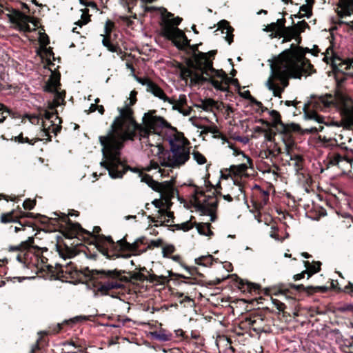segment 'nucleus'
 Instances as JSON below:
<instances>
[{"label": "nucleus", "mask_w": 353, "mask_h": 353, "mask_svg": "<svg viewBox=\"0 0 353 353\" xmlns=\"http://www.w3.org/2000/svg\"><path fill=\"white\" fill-rule=\"evenodd\" d=\"M9 252H17L16 259L22 268L32 272H46L54 279H71L75 283L90 282L95 296L114 295V290H124L125 283L130 279L123 275L125 270H90L88 267L77 269L76 265L69 262L65 265L59 263H49L48 256L52 252L47 248H40L34 245V239L28 237L18 245H10Z\"/></svg>", "instance_id": "1"}, {"label": "nucleus", "mask_w": 353, "mask_h": 353, "mask_svg": "<svg viewBox=\"0 0 353 353\" xmlns=\"http://www.w3.org/2000/svg\"><path fill=\"white\" fill-rule=\"evenodd\" d=\"M118 110L119 115L114 119L108 134L99 137L102 154H120L119 152L126 140L139 139L142 143L150 145L149 137L160 135L163 129H165L164 139L168 142L172 154H201L195 151L190 153V143L183 133L162 117L157 116V110H150L143 114V125L135 121L130 108H118Z\"/></svg>", "instance_id": "2"}, {"label": "nucleus", "mask_w": 353, "mask_h": 353, "mask_svg": "<svg viewBox=\"0 0 353 353\" xmlns=\"http://www.w3.org/2000/svg\"><path fill=\"white\" fill-rule=\"evenodd\" d=\"M314 66L303 57L297 55L290 50H285L271 65V77L266 82L274 97L281 98V94L289 84V78H301L303 74L314 72Z\"/></svg>", "instance_id": "3"}, {"label": "nucleus", "mask_w": 353, "mask_h": 353, "mask_svg": "<svg viewBox=\"0 0 353 353\" xmlns=\"http://www.w3.org/2000/svg\"><path fill=\"white\" fill-rule=\"evenodd\" d=\"M103 160L101 162L102 167L105 168L112 179L122 178L123 174L130 170L132 172L138 173L140 176V172H149L152 169H158L161 176H165V170L160 168L163 167L178 168L183 165L190 159V156H159V161L151 160L150 165L140 169L137 167L132 168L126 164V162L122 161L121 156H103Z\"/></svg>", "instance_id": "4"}, {"label": "nucleus", "mask_w": 353, "mask_h": 353, "mask_svg": "<svg viewBox=\"0 0 353 353\" xmlns=\"http://www.w3.org/2000/svg\"><path fill=\"white\" fill-rule=\"evenodd\" d=\"M196 71H194L193 77L199 83H210L213 87L221 91L228 90L227 83L216 80L214 77L221 78L223 80L227 78V75L223 70H216L213 68L212 61L206 59L205 54H199L196 58Z\"/></svg>", "instance_id": "5"}, {"label": "nucleus", "mask_w": 353, "mask_h": 353, "mask_svg": "<svg viewBox=\"0 0 353 353\" xmlns=\"http://www.w3.org/2000/svg\"><path fill=\"white\" fill-rule=\"evenodd\" d=\"M270 117L271 121H268L263 119L257 121L258 123L265 127H270L276 133L285 143L286 148L290 147L294 141L292 139V132H299L301 128L295 123L285 124L281 121L280 113L274 110L267 111Z\"/></svg>", "instance_id": "6"}, {"label": "nucleus", "mask_w": 353, "mask_h": 353, "mask_svg": "<svg viewBox=\"0 0 353 353\" xmlns=\"http://www.w3.org/2000/svg\"><path fill=\"white\" fill-rule=\"evenodd\" d=\"M245 323L256 334L272 332L273 319L263 311H254L245 317Z\"/></svg>", "instance_id": "7"}, {"label": "nucleus", "mask_w": 353, "mask_h": 353, "mask_svg": "<svg viewBox=\"0 0 353 353\" xmlns=\"http://www.w3.org/2000/svg\"><path fill=\"white\" fill-rule=\"evenodd\" d=\"M275 294H295L296 292H305L308 295H312L316 292H326L328 288L325 286H307L305 287L303 284L296 285L294 283H279L274 286Z\"/></svg>", "instance_id": "8"}, {"label": "nucleus", "mask_w": 353, "mask_h": 353, "mask_svg": "<svg viewBox=\"0 0 353 353\" xmlns=\"http://www.w3.org/2000/svg\"><path fill=\"white\" fill-rule=\"evenodd\" d=\"M331 102L325 97H312L307 103H305L303 107L305 117L317 121L319 123H323L324 118L319 115L316 110H323L330 105Z\"/></svg>", "instance_id": "9"}, {"label": "nucleus", "mask_w": 353, "mask_h": 353, "mask_svg": "<svg viewBox=\"0 0 353 353\" xmlns=\"http://www.w3.org/2000/svg\"><path fill=\"white\" fill-rule=\"evenodd\" d=\"M54 214L58 217L53 218L54 223L60 224L61 233L66 239H72L78 237L79 230L81 229L80 223H73L68 214L61 213V215H59L57 212H54Z\"/></svg>", "instance_id": "10"}, {"label": "nucleus", "mask_w": 353, "mask_h": 353, "mask_svg": "<svg viewBox=\"0 0 353 353\" xmlns=\"http://www.w3.org/2000/svg\"><path fill=\"white\" fill-rule=\"evenodd\" d=\"M32 212H26L21 210L18 205L17 210H12L7 213H2L0 216V221L2 223H17L22 227L33 228L34 223L32 221L27 220V216H32Z\"/></svg>", "instance_id": "11"}, {"label": "nucleus", "mask_w": 353, "mask_h": 353, "mask_svg": "<svg viewBox=\"0 0 353 353\" xmlns=\"http://www.w3.org/2000/svg\"><path fill=\"white\" fill-rule=\"evenodd\" d=\"M286 158H282L283 161H285L283 163V165H288L289 166H292L295 171L296 174L299 176V179L303 183L309 184L311 183L312 179L307 171V170L305 167V160L303 159V156H285Z\"/></svg>", "instance_id": "12"}, {"label": "nucleus", "mask_w": 353, "mask_h": 353, "mask_svg": "<svg viewBox=\"0 0 353 353\" xmlns=\"http://www.w3.org/2000/svg\"><path fill=\"white\" fill-rule=\"evenodd\" d=\"M93 244L103 255L108 259L111 258L109 248L114 252L113 255H115L117 257L119 256L118 241L114 242L110 236H106L103 234H101V236H94V243Z\"/></svg>", "instance_id": "13"}, {"label": "nucleus", "mask_w": 353, "mask_h": 353, "mask_svg": "<svg viewBox=\"0 0 353 353\" xmlns=\"http://www.w3.org/2000/svg\"><path fill=\"white\" fill-rule=\"evenodd\" d=\"M43 118L46 121H42V127L45 134L50 137V133H53L57 135L61 130V119L57 113L45 110L42 116Z\"/></svg>", "instance_id": "14"}, {"label": "nucleus", "mask_w": 353, "mask_h": 353, "mask_svg": "<svg viewBox=\"0 0 353 353\" xmlns=\"http://www.w3.org/2000/svg\"><path fill=\"white\" fill-rule=\"evenodd\" d=\"M164 34L168 39L172 40L174 45L181 50L186 48L190 41L185 33L177 27H166L164 30Z\"/></svg>", "instance_id": "15"}, {"label": "nucleus", "mask_w": 353, "mask_h": 353, "mask_svg": "<svg viewBox=\"0 0 353 353\" xmlns=\"http://www.w3.org/2000/svg\"><path fill=\"white\" fill-rule=\"evenodd\" d=\"M218 207V201L216 200L213 203H209L208 199L205 198L203 201L195 199L194 208L201 212V215H209L210 221L214 222L216 219L215 211Z\"/></svg>", "instance_id": "16"}, {"label": "nucleus", "mask_w": 353, "mask_h": 353, "mask_svg": "<svg viewBox=\"0 0 353 353\" xmlns=\"http://www.w3.org/2000/svg\"><path fill=\"white\" fill-rule=\"evenodd\" d=\"M235 276V282L236 286L243 292H248L251 294H260L262 289L259 284L252 283L248 280H245L239 277L236 274H233L231 276Z\"/></svg>", "instance_id": "17"}, {"label": "nucleus", "mask_w": 353, "mask_h": 353, "mask_svg": "<svg viewBox=\"0 0 353 353\" xmlns=\"http://www.w3.org/2000/svg\"><path fill=\"white\" fill-rule=\"evenodd\" d=\"M326 53L327 54L323 58V60L327 63H331L334 69L343 70V69L347 70L350 68V65L335 54L330 48L326 50Z\"/></svg>", "instance_id": "18"}, {"label": "nucleus", "mask_w": 353, "mask_h": 353, "mask_svg": "<svg viewBox=\"0 0 353 353\" xmlns=\"http://www.w3.org/2000/svg\"><path fill=\"white\" fill-rule=\"evenodd\" d=\"M56 248L60 257L63 260L71 259L78 254V250L73 243H71V246H69L65 242L57 243Z\"/></svg>", "instance_id": "19"}, {"label": "nucleus", "mask_w": 353, "mask_h": 353, "mask_svg": "<svg viewBox=\"0 0 353 353\" xmlns=\"http://www.w3.org/2000/svg\"><path fill=\"white\" fill-rule=\"evenodd\" d=\"M126 236L127 235L118 241L119 254L120 252H130L135 254H140L143 252V250H139V245L137 241L132 243H130L127 241Z\"/></svg>", "instance_id": "20"}, {"label": "nucleus", "mask_w": 353, "mask_h": 353, "mask_svg": "<svg viewBox=\"0 0 353 353\" xmlns=\"http://www.w3.org/2000/svg\"><path fill=\"white\" fill-rule=\"evenodd\" d=\"M245 158L247 163H240L239 165H232L230 166L229 171L230 174H234L235 176H241L245 173L248 168H251L252 165V161L250 158V156H243Z\"/></svg>", "instance_id": "21"}, {"label": "nucleus", "mask_w": 353, "mask_h": 353, "mask_svg": "<svg viewBox=\"0 0 353 353\" xmlns=\"http://www.w3.org/2000/svg\"><path fill=\"white\" fill-rule=\"evenodd\" d=\"M324 161L327 162V168L337 165L339 168H342L340 163H345L351 165L353 159H350V156H326V160H324Z\"/></svg>", "instance_id": "22"}, {"label": "nucleus", "mask_w": 353, "mask_h": 353, "mask_svg": "<svg viewBox=\"0 0 353 353\" xmlns=\"http://www.w3.org/2000/svg\"><path fill=\"white\" fill-rule=\"evenodd\" d=\"M101 231V229L99 226H94L93 228L92 232H90L81 227V229L79 230V234H78V237H82L85 241L89 242L90 244L94 243V236H101L99 232Z\"/></svg>", "instance_id": "23"}, {"label": "nucleus", "mask_w": 353, "mask_h": 353, "mask_svg": "<svg viewBox=\"0 0 353 353\" xmlns=\"http://www.w3.org/2000/svg\"><path fill=\"white\" fill-rule=\"evenodd\" d=\"M186 47H189L193 52V54H192L193 62L192 63V67L194 70V71H196V63H197L196 58L199 57V54H201V53L205 54L206 59L209 60L211 57H214L216 53V50H211V51H209L208 52H200L198 50L199 44L190 46V44L189 43V45H188Z\"/></svg>", "instance_id": "24"}, {"label": "nucleus", "mask_w": 353, "mask_h": 353, "mask_svg": "<svg viewBox=\"0 0 353 353\" xmlns=\"http://www.w3.org/2000/svg\"><path fill=\"white\" fill-rule=\"evenodd\" d=\"M146 90L148 92H151L153 95L163 100L164 101H168L169 103H174V101L167 97L164 91L154 82H152V83L150 85L149 88H147Z\"/></svg>", "instance_id": "25"}, {"label": "nucleus", "mask_w": 353, "mask_h": 353, "mask_svg": "<svg viewBox=\"0 0 353 353\" xmlns=\"http://www.w3.org/2000/svg\"><path fill=\"white\" fill-rule=\"evenodd\" d=\"M168 276H163V275L159 276L157 283L161 284V285L168 284L170 280V278H172V279H175V280H178L179 279L195 280V279H192V278L185 276L183 274L174 273L171 270H168Z\"/></svg>", "instance_id": "26"}, {"label": "nucleus", "mask_w": 353, "mask_h": 353, "mask_svg": "<svg viewBox=\"0 0 353 353\" xmlns=\"http://www.w3.org/2000/svg\"><path fill=\"white\" fill-rule=\"evenodd\" d=\"M141 181L145 183L153 190H159L161 184L159 182L153 179L152 176L144 172H140Z\"/></svg>", "instance_id": "27"}, {"label": "nucleus", "mask_w": 353, "mask_h": 353, "mask_svg": "<svg viewBox=\"0 0 353 353\" xmlns=\"http://www.w3.org/2000/svg\"><path fill=\"white\" fill-rule=\"evenodd\" d=\"M306 28H309L308 24L305 21H301L297 23L296 26L292 27L291 29H288L289 31L288 41L297 37L301 32H303Z\"/></svg>", "instance_id": "28"}, {"label": "nucleus", "mask_w": 353, "mask_h": 353, "mask_svg": "<svg viewBox=\"0 0 353 353\" xmlns=\"http://www.w3.org/2000/svg\"><path fill=\"white\" fill-rule=\"evenodd\" d=\"M60 86L61 83L59 77H50L46 83L44 90L48 92H54L57 90L60 89Z\"/></svg>", "instance_id": "29"}, {"label": "nucleus", "mask_w": 353, "mask_h": 353, "mask_svg": "<svg viewBox=\"0 0 353 353\" xmlns=\"http://www.w3.org/2000/svg\"><path fill=\"white\" fill-rule=\"evenodd\" d=\"M194 227L201 235L210 236L214 234L210 229L212 227L210 223H197L194 221Z\"/></svg>", "instance_id": "30"}, {"label": "nucleus", "mask_w": 353, "mask_h": 353, "mask_svg": "<svg viewBox=\"0 0 353 353\" xmlns=\"http://www.w3.org/2000/svg\"><path fill=\"white\" fill-rule=\"evenodd\" d=\"M150 334L153 339L161 342L169 341L172 339V334L164 329H161L159 331L152 332Z\"/></svg>", "instance_id": "31"}, {"label": "nucleus", "mask_w": 353, "mask_h": 353, "mask_svg": "<svg viewBox=\"0 0 353 353\" xmlns=\"http://www.w3.org/2000/svg\"><path fill=\"white\" fill-rule=\"evenodd\" d=\"M254 131L256 132L263 134L265 139L268 141H273L274 140V137L276 135V133L270 127L265 126V128H262L256 126L254 128Z\"/></svg>", "instance_id": "32"}, {"label": "nucleus", "mask_w": 353, "mask_h": 353, "mask_svg": "<svg viewBox=\"0 0 353 353\" xmlns=\"http://www.w3.org/2000/svg\"><path fill=\"white\" fill-rule=\"evenodd\" d=\"M219 28L222 30L223 33L226 34V40L228 41L229 44H231V43L233 41L234 37V35L232 34L233 28L229 25V23L225 20H223L219 23Z\"/></svg>", "instance_id": "33"}, {"label": "nucleus", "mask_w": 353, "mask_h": 353, "mask_svg": "<svg viewBox=\"0 0 353 353\" xmlns=\"http://www.w3.org/2000/svg\"><path fill=\"white\" fill-rule=\"evenodd\" d=\"M218 259H215L212 255L208 254L205 256H201L195 259L194 261L196 265L204 266V267H210L212 265L213 261H217Z\"/></svg>", "instance_id": "34"}, {"label": "nucleus", "mask_w": 353, "mask_h": 353, "mask_svg": "<svg viewBox=\"0 0 353 353\" xmlns=\"http://www.w3.org/2000/svg\"><path fill=\"white\" fill-rule=\"evenodd\" d=\"M313 4L307 3L305 5H303L300 7L299 14L295 15L297 18H302L303 17H306L307 18H310L312 15V6Z\"/></svg>", "instance_id": "35"}, {"label": "nucleus", "mask_w": 353, "mask_h": 353, "mask_svg": "<svg viewBox=\"0 0 353 353\" xmlns=\"http://www.w3.org/2000/svg\"><path fill=\"white\" fill-rule=\"evenodd\" d=\"M255 189L259 190V200L261 205H266L269 201L270 191L264 190L260 186L256 185Z\"/></svg>", "instance_id": "36"}, {"label": "nucleus", "mask_w": 353, "mask_h": 353, "mask_svg": "<svg viewBox=\"0 0 353 353\" xmlns=\"http://www.w3.org/2000/svg\"><path fill=\"white\" fill-rule=\"evenodd\" d=\"M47 345V340L43 336L39 337L36 343L32 345L30 353H37Z\"/></svg>", "instance_id": "37"}, {"label": "nucleus", "mask_w": 353, "mask_h": 353, "mask_svg": "<svg viewBox=\"0 0 353 353\" xmlns=\"http://www.w3.org/2000/svg\"><path fill=\"white\" fill-rule=\"evenodd\" d=\"M159 214L158 219H162L163 217H168L167 219L164 220V223H169L170 220L174 222V215L172 211H168L166 209H159L157 210Z\"/></svg>", "instance_id": "38"}, {"label": "nucleus", "mask_w": 353, "mask_h": 353, "mask_svg": "<svg viewBox=\"0 0 353 353\" xmlns=\"http://www.w3.org/2000/svg\"><path fill=\"white\" fill-rule=\"evenodd\" d=\"M28 218H31L35 220H37L39 223L43 225H47L49 223H54L53 218H49L47 216L42 215L41 214H34L32 216H27Z\"/></svg>", "instance_id": "39"}, {"label": "nucleus", "mask_w": 353, "mask_h": 353, "mask_svg": "<svg viewBox=\"0 0 353 353\" xmlns=\"http://www.w3.org/2000/svg\"><path fill=\"white\" fill-rule=\"evenodd\" d=\"M165 12L166 13L165 14H162L163 20L164 21L165 23H170L172 25L175 26L180 24V23L182 21L181 18L177 17L176 18H174L173 19H172V21H170V17H172L173 16V14L170 12H167L166 10H165Z\"/></svg>", "instance_id": "40"}, {"label": "nucleus", "mask_w": 353, "mask_h": 353, "mask_svg": "<svg viewBox=\"0 0 353 353\" xmlns=\"http://www.w3.org/2000/svg\"><path fill=\"white\" fill-rule=\"evenodd\" d=\"M321 263L320 261H313L311 263L310 269L307 271V279H310L313 274L321 271Z\"/></svg>", "instance_id": "41"}, {"label": "nucleus", "mask_w": 353, "mask_h": 353, "mask_svg": "<svg viewBox=\"0 0 353 353\" xmlns=\"http://www.w3.org/2000/svg\"><path fill=\"white\" fill-rule=\"evenodd\" d=\"M234 184L236 185L235 189L232 188V194L234 197L239 201L241 199H245V194L243 190V187L241 184Z\"/></svg>", "instance_id": "42"}, {"label": "nucleus", "mask_w": 353, "mask_h": 353, "mask_svg": "<svg viewBox=\"0 0 353 353\" xmlns=\"http://www.w3.org/2000/svg\"><path fill=\"white\" fill-rule=\"evenodd\" d=\"M59 89L57 90L55 92H52L54 94V99L53 101V104L55 107H57L61 105V103L64 101V98L65 96V91H59Z\"/></svg>", "instance_id": "43"}, {"label": "nucleus", "mask_w": 353, "mask_h": 353, "mask_svg": "<svg viewBox=\"0 0 353 353\" xmlns=\"http://www.w3.org/2000/svg\"><path fill=\"white\" fill-rule=\"evenodd\" d=\"M181 266L191 275L197 276L200 278H203L205 276L201 273L196 266H188L185 264H181Z\"/></svg>", "instance_id": "44"}, {"label": "nucleus", "mask_w": 353, "mask_h": 353, "mask_svg": "<svg viewBox=\"0 0 353 353\" xmlns=\"http://www.w3.org/2000/svg\"><path fill=\"white\" fill-rule=\"evenodd\" d=\"M17 19L21 21V23H25V28L26 29H29V26L28 25V23H33V19L23 13H21L20 12H17L16 13Z\"/></svg>", "instance_id": "45"}, {"label": "nucleus", "mask_w": 353, "mask_h": 353, "mask_svg": "<svg viewBox=\"0 0 353 353\" xmlns=\"http://www.w3.org/2000/svg\"><path fill=\"white\" fill-rule=\"evenodd\" d=\"M11 140L18 142L19 143H28L30 145H33L37 139H30L28 137H24L23 133L16 137H12Z\"/></svg>", "instance_id": "46"}, {"label": "nucleus", "mask_w": 353, "mask_h": 353, "mask_svg": "<svg viewBox=\"0 0 353 353\" xmlns=\"http://www.w3.org/2000/svg\"><path fill=\"white\" fill-rule=\"evenodd\" d=\"M161 186L159 187V190H155L158 192H162L165 191H170L173 189L174 185V180H170L168 181H165L163 183H160Z\"/></svg>", "instance_id": "47"}, {"label": "nucleus", "mask_w": 353, "mask_h": 353, "mask_svg": "<svg viewBox=\"0 0 353 353\" xmlns=\"http://www.w3.org/2000/svg\"><path fill=\"white\" fill-rule=\"evenodd\" d=\"M10 114L11 111L4 105L0 103V123H3Z\"/></svg>", "instance_id": "48"}, {"label": "nucleus", "mask_w": 353, "mask_h": 353, "mask_svg": "<svg viewBox=\"0 0 353 353\" xmlns=\"http://www.w3.org/2000/svg\"><path fill=\"white\" fill-rule=\"evenodd\" d=\"M190 186H192L195 188L194 191V194H193V196H192V199H193V206L194 207V205H195V199H198L199 201H201L200 199L199 198V195L201 196H205V192L203 190H199V188L194 185V184H190Z\"/></svg>", "instance_id": "49"}, {"label": "nucleus", "mask_w": 353, "mask_h": 353, "mask_svg": "<svg viewBox=\"0 0 353 353\" xmlns=\"http://www.w3.org/2000/svg\"><path fill=\"white\" fill-rule=\"evenodd\" d=\"M353 12V8L350 6H342L341 10L339 12L340 17L350 16Z\"/></svg>", "instance_id": "50"}, {"label": "nucleus", "mask_w": 353, "mask_h": 353, "mask_svg": "<svg viewBox=\"0 0 353 353\" xmlns=\"http://www.w3.org/2000/svg\"><path fill=\"white\" fill-rule=\"evenodd\" d=\"M285 19L284 18L280 19L277 20L276 23L279 24V28L283 32V36H286L289 38V31L288 29H291L292 28H286L285 26ZM288 40V39H287Z\"/></svg>", "instance_id": "51"}, {"label": "nucleus", "mask_w": 353, "mask_h": 353, "mask_svg": "<svg viewBox=\"0 0 353 353\" xmlns=\"http://www.w3.org/2000/svg\"><path fill=\"white\" fill-rule=\"evenodd\" d=\"M174 101V103H172V110H177L180 113L183 114L185 116L189 115L190 114V110H184L182 107V104H179L175 102L174 99H172Z\"/></svg>", "instance_id": "52"}, {"label": "nucleus", "mask_w": 353, "mask_h": 353, "mask_svg": "<svg viewBox=\"0 0 353 353\" xmlns=\"http://www.w3.org/2000/svg\"><path fill=\"white\" fill-rule=\"evenodd\" d=\"M163 245V240L159 239L157 240H152L148 245L147 248L143 250V252H146L148 250H152L154 248L161 247Z\"/></svg>", "instance_id": "53"}, {"label": "nucleus", "mask_w": 353, "mask_h": 353, "mask_svg": "<svg viewBox=\"0 0 353 353\" xmlns=\"http://www.w3.org/2000/svg\"><path fill=\"white\" fill-rule=\"evenodd\" d=\"M35 205H36V200L35 199L32 200L30 199H27L23 203V207L24 208L25 210H32Z\"/></svg>", "instance_id": "54"}, {"label": "nucleus", "mask_w": 353, "mask_h": 353, "mask_svg": "<svg viewBox=\"0 0 353 353\" xmlns=\"http://www.w3.org/2000/svg\"><path fill=\"white\" fill-rule=\"evenodd\" d=\"M175 251V248L174 245H169L164 246L162 249L163 256L164 257H168L170 254H172Z\"/></svg>", "instance_id": "55"}, {"label": "nucleus", "mask_w": 353, "mask_h": 353, "mask_svg": "<svg viewBox=\"0 0 353 353\" xmlns=\"http://www.w3.org/2000/svg\"><path fill=\"white\" fill-rule=\"evenodd\" d=\"M194 227V222L187 221L184 223H181V230L188 232Z\"/></svg>", "instance_id": "56"}, {"label": "nucleus", "mask_w": 353, "mask_h": 353, "mask_svg": "<svg viewBox=\"0 0 353 353\" xmlns=\"http://www.w3.org/2000/svg\"><path fill=\"white\" fill-rule=\"evenodd\" d=\"M131 278L134 280L138 281H144L145 280H148L147 276L142 272H134Z\"/></svg>", "instance_id": "57"}, {"label": "nucleus", "mask_w": 353, "mask_h": 353, "mask_svg": "<svg viewBox=\"0 0 353 353\" xmlns=\"http://www.w3.org/2000/svg\"><path fill=\"white\" fill-rule=\"evenodd\" d=\"M215 103V101L213 99H208L206 101H203L200 105L204 110H208L210 107H212Z\"/></svg>", "instance_id": "58"}, {"label": "nucleus", "mask_w": 353, "mask_h": 353, "mask_svg": "<svg viewBox=\"0 0 353 353\" xmlns=\"http://www.w3.org/2000/svg\"><path fill=\"white\" fill-rule=\"evenodd\" d=\"M97 110L99 111V112L101 114H103L105 111L103 105H98L97 104H91L90 109H89V112H93L96 111Z\"/></svg>", "instance_id": "59"}, {"label": "nucleus", "mask_w": 353, "mask_h": 353, "mask_svg": "<svg viewBox=\"0 0 353 353\" xmlns=\"http://www.w3.org/2000/svg\"><path fill=\"white\" fill-rule=\"evenodd\" d=\"M272 303L279 312H283L286 307L285 305L277 299H272Z\"/></svg>", "instance_id": "60"}, {"label": "nucleus", "mask_w": 353, "mask_h": 353, "mask_svg": "<svg viewBox=\"0 0 353 353\" xmlns=\"http://www.w3.org/2000/svg\"><path fill=\"white\" fill-rule=\"evenodd\" d=\"M137 81L141 83L143 85H145L147 88H149L150 85L152 83V81H151L148 78H141V77H137Z\"/></svg>", "instance_id": "61"}, {"label": "nucleus", "mask_w": 353, "mask_h": 353, "mask_svg": "<svg viewBox=\"0 0 353 353\" xmlns=\"http://www.w3.org/2000/svg\"><path fill=\"white\" fill-rule=\"evenodd\" d=\"M250 103L252 105H256L261 110V112H265L268 111V109L266 107H264L261 101H257L254 97L252 99Z\"/></svg>", "instance_id": "62"}, {"label": "nucleus", "mask_w": 353, "mask_h": 353, "mask_svg": "<svg viewBox=\"0 0 353 353\" xmlns=\"http://www.w3.org/2000/svg\"><path fill=\"white\" fill-rule=\"evenodd\" d=\"M174 295H175V296H176L178 298L184 297L183 300L180 301V303H183L185 302H189V301H192V299H190V297L189 296H184V293H183V292H175Z\"/></svg>", "instance_id": "63"}, {"label": "nucleus", "mask_w": 353, "mask_h": 353, "mask_svg": "<svg viewBox=\"0 0 353 353\" xmlns=\"http://www.w3.org/2000/svg\"><path fill=\"white\" fill-rule=\"evenodd\" d=\"M114 26V23L110 20L107 21L105 25V33L109 34L112 32V28Z\"/></svg>", "instance_id": "64"}]
</instances>
